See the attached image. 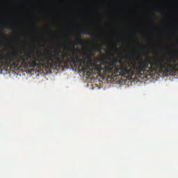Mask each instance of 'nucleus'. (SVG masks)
Segmentation results:
<instances>
[{
	"instance_id": "nucleus-6",
	"label": "nucleus",
	"mask_w": 178,
	"mask_h": 178,
	"mask_svg": "<svg viewBox=\"0 0 178 178\" xmlns=\"http://www.w3.org/2000/svg\"><path fill=\"white\" fill-rule=\"evenodd\" d=\"M78 52L79 53L82 52L81 49H78Z\"/></svg>"
},
{
	"instance_id": "nucleus-3",
	"label": "nucleus",
	"mask_w": 178,
	"mask_h": 178,
	"mask_svg": "<svg viewBox=\"0 0 178 178\" xmlns=\"http://www.w3.org/2000/svg\"><path fill=\"white\" fill-rule=\"evenodd\" d=\"M95 52H102L101 47H94L89 53H86L84 55L83 68L88 70L92 75L99 74V75H106L113 74L114 75L113 60L111 58V61L106 65V62H102V58L98 56H94Z\"/></svg>"
},
{
	"instance_id": "nucleus-8",
	"label": "nucleus",
	"mask_w": 178,
	"mask_h": 178,
	"mask_svg": "<svg viewBox=\"0 0 178 178\" xmlns=\"http://www.w3.org/2000/svg\"><path fill=\"white\" fill-rule=\"evenodd\" d=\"M3 35H5V33H3Z\"/></svg>"
},
{
	"instance_id": "nucleus-2",
	"label": "nucleus",
	"mask_w": 178,
	"mask_h": 178,
	"mask_svg": "<svg viewBox=\"0 0 178 178\" xmlns=\"http://www.w3.org/2000/svg\"><path fill=\"white\" fill-rule=\"evenodd\" d=\"M147 60L136 58V61L133 65L129 61H122V57L118 55L113 58L114 76H134L138 75H151L156 73V58L145 55Z\"/></svg>"
},
{
	"instance_id": "nucleus-7",
	"label": "nucleus",
	"mask_w": 178,
	"mask_h": 178,
	"mask_svg": "<svg viewBox=\"0 0 178 178\" xmlns=\"http://www.w3.org/2000/svg\"><path fill=\"white\" fill-rule=\"evenodd\" d=\"M115 49H118V48L117 47H115Z\"/></svg>"
},
{
	"instance_id": "nucleus-1",
	"label": "nucleus",
	"mask_w": 178,
	"mask_h": 178,
	"mask_svg": "<svg viewBox=\"0 0 178 178\" xmlns=\"http://www.w3.org/2000/svg\"><path fill=\"white\" fill-rule=\"evenodd\" d=\"M84 40L81 38L78 37L76 40L74 41L72 47H70V51H72V55H70L69 51H65V53L60 55L61 49L58 48L56 49L54 54L49 53L48 55L40 54L35 56V55L28 53L27 54L21 55L19 53L15 52V70L19 68H39L45 67L46 68H57L60 66V63L66 58L67 63L74 65V67L84 66V55L81 58L79 55L75 54L77 52L74 49V46L83 45Z\"/></svg>"
},
{
	"instance_id": "nucleus-5",
	"label": "nucleus",
	"mask_w": 178,
	"mask_h": 178,
	"mask_svg": "<svg viewBox=\"0 0 178 178\" xmlns=\"http://www.w3.org/2000/svg\"><path fill=\"white\" fill-rule=\"evenodd\" d=\"M4 27H6V29H11L12 26H4Z\"/></svg>"
},
{
	"instance_id": "nucleus-4",
	"label": "nucleus",
	"mask_w": 178,
	"mask_h": 178,
	"mask_svg": "<svg viewBox=\"0 0 178 178\" xmlns=\"http://www.w3.org/2000/svg\"><path fill=\"white\" fill-rule=\"evenodd\" d=\"M79 34H88V35H92L91 32H89L87 29H83L82 31H79Z\"/></svg>"
}]
</instances>
